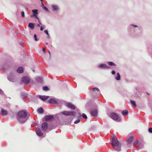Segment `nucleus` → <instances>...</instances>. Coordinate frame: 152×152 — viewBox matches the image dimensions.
I'll use <instances>...</instances> for the list:
<instances>
[{
  "label": "nucleus",
  "mask_w": 152,
  "mask_h": 152,
  "mask_svg": "<svg viewBox=\"0 0 152 152\" xmlns=\"http://www.w3.org/2000/svg\"><path fill=\"white\" fill-rule=\"evenodd\" d=\"M42 51L43 52V53H46V51H45V48H43L42 49Z\"/></svg>",
  "instance_id": "nucleus-41"
},
{
  "label": "nucleus",
  "mask_w": 152,
  "mask_h": 152,
  "mask_svg": "<svg viewBox=\"0 0 152 152\" xmlns=\"http://www.w3.org/2000/svg\"><path fill=\"white\" fill-rule=\"evenodd\" d=\"M32 71L34 72H35V70L34 69H32Z\"/></svg>",
  "instance_id": "nucleus-48"
},
{
  "label": "nucleus",
  "mask_w": 152,
  "mask_h": 152,
  "mask_svg": "<svg viewBox=\"0 0 152 152\" xmlns=\"http://www.w3.org/2000/svg\"><path fill=\"white\" fill-rule=\"evenodd\" d=\"M131 26H132L134 27H138V26L136 25H134V24H131L130 25Z\"/></svg>",
  "instance_id": "nucleus-38"
},
{
  "label": "nucleus",
  "mask_w": 152,
  "mask_h": 152,
  "mask_svg": "<svg viewBox=\"0 0 152 152\" xmlns=\"http://www.w3.org/2000/svg\"><path fill=\"white\" fill-rule=\"evenodd\" d=\"M30 79L29 78V83H30Z\"/></svg>",
  "instance_id": "nucleus-52"
},
{
  "label": "nucleus",
  "mask_w": 152,
  "mask_h": 152,
  "mask_svg": "<svg viewBox=\"0 0 152 152\" xmlns=\"http://www.w3.org/2000/svg\"><path fill=\"white\" fill-rule=\"evenodd\" d=\"M117 76L115 77V79L117 80H119L121 79V76L119 72L117 73Z\"/></svg>",
  "instance_id": "nucleus-27"
},
{
  "label": "nucleus",
  "mask_w": 152,
  "mask_h": 152,
  "mask_svg": "<svg viewBox=\"0 0 152 152\" xmlns=\"http://www.w3.org/2000/svg\"><path fill=\"white\" fill-rule=\"evenodd\" d=\"M140 94H138L137 95V96L138 97H139L140 96V95H139Z\"/></svg>",
  "instance_id": "nucleus-47"
},
{
  "label": "nucleus",
  "mask_w": 152,
  "mask_h": 152,
  "mask_svg": "<svg viewBox=\"0 0 152 152\" xmlns=\"http://www.w3.org/2000/svg\"><path fill=\"white\" fill-rule=\"evenodd\" d=\"M45 44H46V45H48V43H47H47H46Z\"/></svg>",
  "instance_id": "nucleus-51"
},
{
  "label": "nucleus",
  "mask_w": 152,
  "mask_h": 152,
  "mask_svg": "<svg viewBox=\"0 0 152 152\" xmlns=\"http://www.w3.org/2000/svg\"><path fill=\"white\" fill-rule=\"evenodd\" d=\"M41 127L42 130L46 131L48 128L47 123L46 122H44L42 124Z\"/></svg>",
  "instance_id": "nucleus-11"
},
{
  "label": "nucleus",
  "mask_w": 152,
  "mask_h": 152,
  "mask_svg": "<svg viewBox=\"0 0 152 152\" xmlns=\"http://www.w3.org/2000/svg\"><path fill=\"white\" fill-rule=\"evenodd\" d=\"M40 27V30L41 31H43V29H44V28L43 27V26H42Z\"/></svg>",
  "instance_id": "nucleus-39"
},
{
  "label": "nucleus",
  "mask_w": 152,
  "mask_h": 152,
  "mask_svg": "<svg viewBox=\"0 0 152 152\" xmlns=\"http://www.w3.org/2000/svg\"><path fill=\"white\" fill-rule=\"evenodd\" d=\"M43 9L44 10H45L46 12H49V10L45 6V7H44Z\"/></svg>",
  "instance_id": "nucleus-33"
},
{
  "label": "nucleus",
  "mask_w": 152,
  "mask_h": 152,
  "mask_svg": "<svg viewBox=\"0 0 152 152\" xmlns=\"http://www.w3.org/2000/svg\"><path fill=\"white\" fill-rule=\"evenodd\" d=\"M37 26H38V27H41L40 26V24H37Z\"/></svg>",
  "instance_id": "nucleus-43"
},
{
  "label": "nucleus",
  "mask_w": 152,
  "mask_h": 152,
  "mask_svg": "<svg viewBox=\"0 0 152 152\" xmlns=\"http://www.w3.org/2000/svg\"><path fill=\"white\" fill-rule=\"evenodd\" d=\"M107 64L109 65L110 66H116V65L113 62L111 61L108 62Z\"/></svg>",
  "instance_id": "nucleus-28"
},
{
  "label": "nucleus",
  "mask_w": 152,
  "mask_h": 152,
  "mask_svg": "<svg viewBox=\"0 0 152 152\" xmlns=\"http://www.w3.org/2000/svg\"><path fill=\"white\" fill-rule=\"evenodd\" d=\"M79 114H80V116H81V115L80 113H79Z\"/></svg>",
  "instance_id": "nucleus-54"
},
{
  "label": "nucleus",
  "mask_w": 152,
  "mask_h": 152,
  "mask_svg": "<svg viewBox=\"0 0 152 152\" xmlns=\"http://www.w3.org/2000/svg\"><path fill=\"white\" fill-rule=\"evenodd\" d=\"M52 11L54 12H57L59 10L58 7L56 5H52Z\"/></svg>",
  "instance_id": "nucleus-18"
},
{
  "label": "nucleus",
  "mask_w": 152,
  "mask_h": 152,
  "mask_svg": "<svg viewBox=\"0 0 152 152\" xmlns=\"http://www.w3.org/2000/svg\"><path fill=\"white\" fill-rule=\"evenodd\" d=\"M42 89L43 91H48L50 89L48 86H44L43 87Z\"/></svg>",
  "instance_id": "nucleus-26"
},
{
  "label": "nucleus",
  "mask_w": 152,
  "mask_h": 152,
  "mask_svg": "<svg viewBox=\"0 0 152 152\" xmlns=\"http://www.w3.org/2000/svg\"><path fill=\"white\" fill-rule=\"evenodd\" d=\"M34 24L33 23H29V28H31L32 30H33L34 29Z\"/></svg>",
  "instance_id": "nucleus-24"
},
{
  "label": "nucleus",
  "mask_w": 152,
  "mask_h": 152,
  "mask_svg": "<svg viewBox=\"0 0 152 152\" xmlns=\"http://www.w3.org/2000/svg\"><path fill=\"white\" fill-rule=\"evenodd\" d=\"M37 112L39 114H42L44 113V110L43 108L42 107L39 108L37 110Z\"/></svg>",
  "instance_id": "nucleus-21"
},
{
  "label": "nucleus",
  "mask_w": 152,
  "mask_h": 152,
  "mask_svg": "<svg viewBox=\"0 0 152 152\" xmlns=\"http://www.w3.org/2000/svg\"><path fill=\"white\" fill-rule=\"evenodd\" d=\"M134 137L133 136L130 137L127 140V143L129 144H131L133 140Z\"/></svg>",
  "instance_id": "nucleus-22"
},
{
  "label": "nucleus",
  "mask_w": 152,
  "mask_h": 152,
  "mask_svg": "<svg viewBox=\"0 0 152 152\" xmlns=\"http://www.w3.org/2000/svg\"><path fill=\"white\" fill-rule=\"evenodd\" d=\"M112 142L110 144L115 151L119 152L121 151V145L116 136H113L111 139Z\"/></svg>",
  "instance_id": "nucleus-1"
},
{
  "label": "nucleus",
  "mask_w": 152,
  "mask_h": 152,
  "mask_svg": "<svg viewBox=\"0 0 152 152\" xmlns=\"http://www.w3.org/2000/svg\"><path fill=\"white\" fill-rule=\"evenodd\" d=\"M80 121V119H77V120L75 121L74 122V123L75 124H78V123H79Z\"/></svg>",
  "instance_id": "nucleus-32"
},
{
  "label": "nucleus",
  "mask_w": 152,
  "mask_h": 152,
  "mask_svg": "<svg viewBox=\"0 0 152 152\" xmlns=\"http://www.w3.org/2000/svg\"><path fill=\"white\" fill-rule=\"evenodd\" d=\"M21 14L22 17H23L24 16V12L23 11L21 12Z\"/></svg>",
  "instance_id": "nucleus-36"
},
{
  "label": "nucleus",
  "mask_w": 152,
  "mask_h": 152,
  "mask_svg": "<svg viewBox=\"0 0 152 152\" xmlns=\"http://www.w3.org/2000/svg\"><path fill=\"white\" fill-rule=\"evenodd\" d=\"M40 0L41 1V2H42L43 1V0Z\"/></svg>",
  "instance_id": "nucleus-49"
},
{
  "label": "nucleus",
  "mask_w": 152,
  "mask_h": 152,
  "mask_svg": "<svg viewBox=\"0 0 152 152\" xmlns=\"http://www.w3.org/2000/svg\"><path fill=\"white\" fill-rule=\"evenodd\" d=\"M92 91L94 96L96 98L98 97L100 94V91L99 88L96 87H94L93 88Z\"/></svg>",
  "instance_id": "nucleus-4"
},
{
  "label": "nucleus",
  "mask_w": 152,
  "mask_h": 152,
  "mask_svg": "<svg viewBox=\"0 0 152 152\" xmlns=\"http://www.w3.org/2000/svg\"><path fill=\"white\" fill-rule=\"evenodd\" d=\"M148 131L150 133H152V128H150L148 129Z\"/></svg>",
  "instance_id": "nucleus-35"
},
{
  "label": "nucleus",
  "mask_w": 152,
  "mask_h": 152,
  "mask_svg": "<svg viewBox=\"0 0 152 152\" xmlns=\"http://www.w3.org/2000/svg\"><path fill=\"white\" fill-rule=\"evenodd\" d=\"M146 93L148 95H150V93H148V92H146Z\"/></svg>",
  "instance_id": "nucleus-45"
},
{
  "label": "nucleus",
  "mask_w": 152,
  "mask_h": 152,
  "mask_svg": "<svg viewBox=\"0 0 152 152\" xmlns=\"http://www.w3.org/2000/svg\"><path fill=\"white\" fill-rule=\"evenodd\" d=\"M34 40L35 41H37L39 40V39L37 38V35H36V34H34Z\"/></svg>",
  "instance_id": "nucleus-30"
},
{
  "label": "nucleus",
  "mask_w": 152,
  "mask_h": 152,
  "mask_svg": "<svg viewBox=\"0 0 152 152\" xmlns=\"http://www.w3.org/2000/svg\"><path fill=\"white\" fill-rule=\"evenodd\" d=\"M130 102L131 104L134 107H136V104L135 102L134 101L132 100H130Z\"/></svg>",
  "instance_id": "nucleus-29"
},
{
  "label": "nucleus",
  "mask_w": 152,
  "mask_h": 152,
  "mask_svg": "<svg viewBox=\"0 0 152 152\" xmlns=\"http://www.w3.org/2000/svg\"><path fill=\"white\" fill-rule=\"evenodd\" d=\"M97 110L96 109H95L94 110H91L90 111L91 114L93 117L96 116H97Z\"/></svg>",
  "instance_id": "nucleus-15"
},
{
  "label": "nucleus",
  "mask_w": 152,
  "mask_h": 152,
  "mask_svg": "<svg viewBox=\"0 0 152 152\" xmlns=\"http://www.w3.org/2000/svg\"><path fill=\"white\" fill-rule=\"evenodd\" d=\"M36 81L38 83H42L43 82V79L42 77H38L35 78Z\"/></svg>",
  "instance_id": "nucleus-17"
},
{
  "label": "nucleus",
  "mask_w": 152,
  "mask_h": 152,
  "mask_svg": "<svg viewBox=\"0 0 152 152\" xmlns=\"http://www.w3.org/2000/svg\"><path fill=\"white\" fill-rule=\"evenodd\" d=\"M22 81L24 83L28 84V77H23Z\"/></svg>",
  "instance_id": "nucleus-16"
},
{
  "label": "nucleus",
  "mask_w": 152,
  "mask_h": 152,
  "mask_svg": "<svg viewBox=\"0 0 152 152\" xmlns=\"http://www.w3.org/2000/svg\"><path fill=\"white\" fill-rule=\"evenodd\" d=\"M39 98L41 99L42 100L45 101L49 97V96H41L39 95Z\"/></svg>",
  "instance_id": "nucleus-14"
},
{
  "label": "nucleus",
  "mask_w": 152,
  "mask_h": 152,
  "mask_svg": "<svg viewBox=\"0 0 152 152\" xmlns=\"http://www.w3.org/2000/svg\"><path fill=\"white\" fill-rule=\"evenodd\" d=\"M56 127V125L54 124H51L49 125L48 126V128L50 130H52L53 129H54Z\"/></svg>",
  "instance_id": "nucleus-19"
},
{
  "label": "nucleus",
  "mask_w": 152,
  "mask_h": 152,
  "mask_svg": "<svg viewBox=\"0 0 152 152\" xmlns=\"http://www.w3.org/2000/svg\"><path fill=\"white\" fill-rule=\"evenodd\" d=\"M41 6L42 7V8H43L44 7H45V6H44V4H43V3L42 2V3H41Z\"/></svg>",
  "instance_id": "nucleus-40"
},
{
  "label": "nucleus",
  "mask_w": 152,
  "mask_h": 152,
  "mask_svg": "<svg viewBox=\"0 0 152 152\" xmlns=\"http://www.w3.org/2000/svg\"><path fill=\"white\" fill-rule=\"evenodd\" d=\"M122 114L124 116L128 114V112L127 110H123L121 112Z\"/></svg>",
  "instance_id": "nucleus-25"
},
{
  "label": "nucleus",
  "mask_w": 152,
  "mask_h": 152,
  "mask_svg": "<svg viewBox=\"0 0 152 152\" xmlns=\"http://www.w3.org/2000/svg\"><path fill=\"white\" fill-rule=\"evenodd\" d=\"M133 145L136 147H139L140 149H141L144 148V146L142 145H141V142L140 141L137 140H136L134 142Z\"/></svg>",
  "instance_id": "nucleus-5"
},
{
  "label": "nucleus",
  "mask_w": 152,
  "mask_h": 152,
  "mask_svg": "<svg viewBox=\"0 0 152 152\" xmlns=\"http://www.w3.org/2000/svg\"><path fill=\"white\" fill-rule=\"evenodd\" d=\"M48 53H49V55H50V57L51 56V53H50V51H48Z\"/></svg>",
  "instance_id": "nucleus-44"
},
{
  "label": "nucleus",
  "mask_w": 152,
  "mask_h": 152,
  "mask_svg": "<svg viewBox=\"0 0 152 152\" xmlns=\"http://www.w3.org/2000/svg\"><path fill=\"white\" fill-rule=\"evenodd\" d=\"M82 117L83 118H84L85 119H87V116L84 113H83L82 115Z\"/></svg>",
  "instance_id": "nucleus-31"
},
{
  "label": "nucleus",
  "mask_w": 152,
  "mask_h": 152,
  "mask_svg": "<svg viewBox=\"0 0 152 152\" xmlns=\"http://www.w3.org/2000/svg\"><path fill=\"white\" fill-rule=\"evenodd\" d=\"M110 116L112 119L115 120H118L119 118L118 115L115 113L113 112L111 113Z\"/></svg>",
  "instance_id": "nucleus-7"
},
{
  "label": "nucleus",
  "mask_w": 152,
  "mask_h": 152,
  "mask_svg": "<svg viewBox=\"0 0 152 152\" xmlns=\"http://www.w3.org/2000/svg\"><path fill=\"white\" fill-rule=\"evenodd\" d=\"M43 26V27L45 28V25H43L42 26Z\"/></svg>",
  "instance_id": "nucleus-46"
},
{
  "label": "nucleus",
  "mask_w": 152,
  "mask_h": 152,
  "mask_svg": "<svg viewBox=\"0 0 152 152\" xmlns=\"http://www.w3.org/2000/svg\"><path fill=\"white\" fill-rule=\"evenodd\" d=\"M66 105L68 107L72 109H75V106L70 102L67 103Z\"/></svg>",
  "instance_id": "nucleus-13"
},
{
  "label": "nucleus",
  "mask_w": 152,
  "mask_h": 152,
  "mask_svg": "<svg viewBox=\"0 0 152 152\" xmlns=\"http://www.w3.org/2000/svg\"><path fill=\"white\" fill-rule=\"evenodd\" d=\"M8 79L9 80H10V78H9V77H8Z\"/></svg>",
  "instance_id": "nucleus-50"
},
{
  "label": "nucleus",
  "mask_w": 152,
  "mask_h": 152,
  "mask_svg": "<svg viewBox=\"0 0 152 152\" xmlns=\"http://www.w3.org/2000/svg\"><path fill=\"white\" fill-rule=\"evenodd\" d=\"M62 113L64 115L70 116H74L76 114V112L73 111H64Z\"/></svg>",
  "instance_id": "nucleus-3"
},
{
  "label": "nucleus",
  "mask_w": 152,
  "mask_h": 152,
  "mask_svg": "<svg viewBox=\"0 0 152 152\" xmlns=\"http://www.w3.org/2000/svg\"><path fill=\"white\" fill-rule=\"evenodd\" d=\"M98 67L102 69H108L110 68V67L107 66V65L104 64H100L98 66Z\"/></svg>",
  "instance_id": "nucleus-10"
},
{
  "label": "nucleus",
  "mask_w": 152,
  "mask_h": 152,
  "mask_svg": "<svg viewBox=\"0 0 152 152\" xmlns=\"http://www.w3.org/2000/svg\"><path fill=\"white\" fill-rule=\"evenodd\" d=\"M45 33L48 36H49V34L48 33V30H45L44 31Z\"/></svg>",
  "instance_id": "nucleus-34"
},
{
  "label": "nucleus",
  "mask_w": 152,
  "mask_h": 152,
  "mask_svg": "<svg viewBox=\"0 0 152 152\" xmlns=\"http://www.w3.org/2000/svg\"><path fill=\"white\" fill-rule=\"evenodd\" d=\"M53 118L54 116L53 115H47L45 117V120L47 122L51 121L53 120Z\"/></svg>",
  "instance_id": "nucleus-9"
},
{
  "label": "nucleus",
  "mask_w": 152,
  "mask_h": 152,
  "mask_svg": "<svg viewBox=\"0 0 152 152\" xmlns=\"http://www.w3.org/2000/svg\"><path fill=\"white\" fill-rule=\"evenodd\" d=\"M38 20V22H39V24H40V25H42V23H41L40 21V20L39 19H39H37Z\"/></svg>",
  "instance_id": "nucleus-42"
},
{
  "label": "nucleus",
  "mask_w": 152,
  "mask_h": 152,
  "mask_svg": "<svg viewBox=\"0 0 152 152\" xmlns=\"http://www.w3.org/2000/svg\"><path fill=\"white\" fill-rule=\"evenodd\" d=\"M138 93H140V92H138Z\"/></svg>",
  "instance_id": "nucleus-53"
},
{
  "label": "nucleus",
  "mask_w": 152,
  "mask_h": 152,
  "mask_svg": "<svg viewBox=\"0 0 152 152\" xmlns=\"http://www.w3.org/2000/svg\"><path fill=\"white\" fill-rule=\"evenodd\" d=\"M36 132L37 135L39 137H41L43 135V133L41 132L40 128H36Z\"/></svg>",
  "instance_id": "nucleus-12"
},
{
  "label": "nucleus",
  "mask_w": 152,
  "mask_h": 152,
  "mask_svg": "<svg viewBox=\"0 0 152 152\" xmlns=\"http://www.w3.org/2000/svg\"><path fill=\"white\" fill-rule=\"evenodd\" d=\"M111 74L113 75H114L115 74V72L114 70H113L111 72Z\"/></svg>",
  "instance_id": "nucleus-37"
},
{
  "label": "nucleus",
  "mask_w": 152,
  "mask_h": 152,
  "mask_svg": "<svg viewBox=\"0 0 152 152\" xmlns=\"http://www.w3.org/2000/svg\"><path fill=\"white\" fill-rule=\"evenodd\" d=\"M27 113L26 111H20L18 113L17 119L21 123H23L26 121Z\"/></svg>",
  "instance_id": "nucleus-2"
},
{
  "label": "nucleus",
  "mask_w": 152,
  "mask_h": 152,
  "mask_svg": "<svg viewBox=\"0 0 152 152\" xmlns=\"http://www.w3.org/2000/svg\"><path fill=\"white\" fill-rule=\"evenodd\" d=\"M33 14L30 15L31 18L35 17L37 19H39V18L37 16L38 14V10L36 9L33 10H32Z\"/></svg>",
  "instance_id": "nucleus-6"
},
{
  "label": "nucleus",
  "mask_w": 152,
  "mask_h": 152,
  "mask_svg": "<svg viewBox=\"0 0 152 152\" xmlns=\"http://www.w3.org/2000/svg\"><path fill=\"white\" fill-rule=\"evenodd\" d=\"M48 102L50 104H58V101L56 98H50L48 101Z\"/></svg>",
  "instance_id": "nucleus-8"
},
{
  "label": "nucleus",
  "mask_w": 152,
  "mask_h": 152,
  "mask_svg": "<svg viewBox=\"0 0 152 152\" xmlns=\"http://www.w3.org/2000/svg\"><path fill=\"white\" fill-rule=\"evenodd\" d=\"M1 115H7L8 113L7 110L4 109L2 108H1Z\"/></svg>",
  "instance_id": "nucleus-20"
},
{
  "label": "nucleus",
  "mask_w": 152,
  "mask_h": 152,
  "mask_svg": "<svg viewBox=\"0 0 152 152\" xmlns=\"http://www.w3.org/2000/svg\"><path fill=\"white\" fill-rule=\"evenodd\" d=\"M17 72L18 73H22L23 72V69L22 67H19L17 70Z\"/></svg>",
  "instance_id": "nucleus-23"
}]
</instances>
